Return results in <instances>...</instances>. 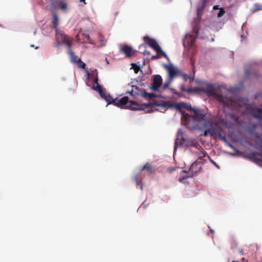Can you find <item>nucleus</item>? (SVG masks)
I'll use <instances>...</instances> for the list:
<instances>
[{
  "instance_id": "1",
  "label": "nucleus",
  "mask_w": 262,
  "mask_h": 262,
  "mask_svg": "<svg viewBox=\"0 0 262 262\" xmlns=\"http://www.w3.org/2000/svg\"><path fill=\"white\" fill-rule=\"evenodd\" d=\"M202 92L206 94L209 97H214L220 102L223 103L224 106L229 109H233L234 107L233 100L232 98H228L216 93V89L215 85L207 83L202 87Z\"/></svg>"
},
{
  "instance_id": "2",
  "label": "nucleus",
  "mask_w": 262,
  "mask_h": 262,
  "mask_svg": "<svg viewBox=\"0 0 262 262\" xmlns=\"http://www.w3.org/2000/svg\"><path fill=\"white\" fill-rule=\"evenodd\" d=\"M203 128L205 129L203 134L204 136L206 137L209 135L213 138L218 137L221 140L225 142L227 141L226 136L222 135V128L213 122L212 119L206 120Z\"/></svg>"
},
{
  "instance_id": "3",
  "label": "nucleus",
  "mask_w": 262,
  "mask_h": 262,
  "mask_svg": "<svg viewBox=\"0 0 262 262\" xmlns=\"http://www.w3.org/2000/svg\"><path fill=\"white\" fill-rule=\"evenodd\" d=\"M256 148L259 151L254 152L250 154V159L254 162H262V136L256 135L255 136Z\"/></svg>"
},
{
  "instance_id": "4",
  "label": "nucleus",
  "mask_w": 262,
  "mask_h": 262,
  "mask_svg": "<svg viewBox=\"0 0 262 262\" xmlns=\"http://www.w3.org/2000/svg\"><path fill=\"white\" fill-rule=\"evenodd\" d=\"M55 37L57 40V47L59 46V42H61L66 45L69 49L71 48L72 40L70 38L63 32L56 30Z\"/></svg>"
},
{
  "instance_id": "5",
  "label": "nucleus",
  "mask_w": 262,
  "mask_h": 262,
  "mask_svg": "<svg viewBox=\"0 0 262 262\" xmlns=\"http://www.w3.org/2000/svg\"><path fill=\"white\" fill-rule=\"evenodd\" d=\"M190 110L192 112L191 117L195 121L202 124L203 127L205 126V121L210 120V119L207 118L206 115L203 114L200 110L192 108L190 106Z\"/></svg>"
},
{
  "instance_id": "6",
  "label": "nucleus",
  "mask_w": 262,
  "mask_h": 262,
  "mask_svg": "<svg viewBox=\"0 0 262 262\" xmlns=\"http://www.w3.org/2000/svg\"><path fill=\"white\" fill-rule=\"evenodd\" d=\"M143 40L158 53L161 54L166 58H168L166 54L161 49L155 39L150 38L148 36H145L143 37Z\"/></svg>"
},
{
  "instance_id": "7",
  "label": "nucleus",
  "mask_w": 262,
  "mask_h": 262,
  "mask_svg": "<svg viewBox=\"0 0 262 262\" xmlns=\"http://www.w3.org/2000/svg\"><path fill=\"white\" fill-rule=\"evenodd\" d=\"M165 67L168 72L169 79L170 80H172L174 77L180 76L181 71L174 68L172 65H165Z\"/></svg>"
},
{
  "instance_id": "8",
  "label": "nucleus",
  "mask_w": 262,
  "mask_h": 262,
  "mask_svg": "<svg viewBox=\"0 0 262 262\" xmlns=\"http://www.w3.org/2000/svg\"><path fill=\"white\" fill-rule=\"evenodd\" d=\"M162 83V78L159 75H155L154 76L152 83L150 89L154 91H159V88Z\"/></svg>"
},
{
  "instance_id": "9",
  "label": "nucleus",
  "mask_w": 262,
  "mask_h": 262,
  "mask_svg": "<svg viewBox=\"0 0 262 262\" xmlns=\"http://www.w3.org/2000/svg\"><path fill=\"white\" fill-rule=\"evenodd\" d=\"M200 28L198 24H196L194 25L193 27V32L194 33V37H193L192 35H188L187 36H186V37H187L188 39H190V45L192 46L193 43L195 42V38L198 37L199 35V32Z\"/></svg>"
},
{
  "instance_id": "10",
  "label": "nucleus",
  "mask_w": 262,
  "mask_h": 262,
  "mask_svg": "<svg viewBox=\"0 0 262 262\" xmlns=\"http://www.w3.org/2000/svg\"><path fill=\"white\" fill-rule=\"evenodd\" d=\"M202 168V164H198L197 162H194L191 165L188 173L192 177L194 174L199 172Z\"/></svg>"
},
{
  "instance_id": "11",
  "label": "nucleus",
  "mask_w": 262,
  "mask_h": 262,
  "mask_svg": "<svg viewBox=\"0 0 262 262\" xmlns=\"http://www.w3.org/2000/svg\"><path fill=\"white\" fill-rule=\"evenodd\" d=\"M155 104L156 106H162L165 108H170L175 106L177 109H180L181 107L182 106V104L181 103H177L174 104L169 102L165 101H163L161 103L156 102Z\"/></svg>"
},
{
  "instance_id": "12",
  "label": "nucleus",
  "mask_w": 262,
  "mask_h": 262,
  "mask_svg": "<svg viewBox=\"0 0 262 262\" xmlns=\"http://www.w3.org/2000/svg\"><path fill=\"white\" fill-rule=\"evenodd\" d=\"M128 97L127 96H124L121 98L119 99H114L113 101V104L117 106H123L128 102Z\"/></svg>"
},
{
  "instance_id": "13",
  "label": "nucleus",
  "mask_w": 262,
  "mask_h": 262,
  "mask_svg": "<svg viewBox=\"0 0 262 262\" xmlns=\"http://www.w3.org/2000/svg\"><path fill=\"white\" fill-rule=\"evenodd\" d=\"M120 51L125 54L126 57H131L133 55V53H134L133 48L127 45L123 46L120 49Z\"/></svg>"
},
{
  "instance_id": "14",
  "label": "nucleus",
  "mask_w": 262,
  "mask_h": 262,
  "mask_svg": "<svg viewBox=\"0 0 262 262\" xmlns=\"http://www.w3.org/2000/svg\"><path fill=\"white\" fill-rule=\"evenodd\" d=\"M186 171L185 170H182L181 172V176L179 178L178 180L182 183L183 184H188V182L187 181V179L192 176L188 173V174H185Z\"/></svg>"
},
{
  "instance_id": "15",
  "label": "nucleus",
  "mask_w": 262,
  "mask_h": 262,
  "mask_svg": "<svg viewBox=\"0 0 262 262\" xmlns=\"http://www.w3.org/2000/svg\"><path fill=\"white\" fill-rule=\"evenodd\" d=\"M251 115L258 119H262V109L259 108H253L251 110Z\"/></svg>"
},
{
  "instance_id": "16",
  "label": "nucleus",
  "mask_w": 262,
  "mask_h": 262,
  "mask_svg": "<svg viewBox=\"0 0 262 262\" xmlns=\"http://www.w3.org/2000/svg\"><path fill=\"white\" fill-rule=\"evenodd\" d=\"M142 170H145L149 173H152L155 171V169L152 167L151 164L146 163L142 168Z\"/></svg>"
},
{
  "instance_id": "17",
  "label": "nucleus",
  "mask_w": 262,
  "mask_h": 262,
  "mask_svg": "<svg viewBox=\"0 0 262 262\" xmlns=\"http://www.w3.org/2000/svg\"><path fill=\"white\" fill-rule=\"evenodd\" d=\"M52 24L53 28L55 30V31H56V30H58L57 27L58 25V17L56 13H53V20Z\"/></svg>"
},
{
  "instance_id": "18",
  "label": "nucleus",
  "mask_w": 262,
  "mask_h": 262,
  "mask_svg": "<svg viewBox=\"0 0 262 262\" xmlns=\"http://www.w3.org/2000/svg\"><path fill=\"white\" fill-rule=\"evenodd\" d=\"M101 94H100L101 97L105 100L107 102L108 104H111L112 103H113L114 99H113L109 94H106L104 91Z\"/></svg>"
},
{
  "instance_id": "19",
  "label": "nucleus",
  "mask_w": 262,
  "mask_h": 262,
  "mask_svg": "<svg viewBox=\"0 0 262 262\" xmlns=\"http://www.w3.org/2000/svg\"><path fill=\"white\" fill-rule=\"evenodd\" d=\"M128 107L132 110H141L140 106L136 102L134 101H130Z\"/></svg>"
},
{
  "instance_id": "20",
  "label": "nucleus",
  "mask_w": 262,
  "mask_h": 262,
  "mask_svg": "<svg viewBox=\"0 0 262 262\" xmlns=\"http://www.w3.org/2000/svg\"><path fill=\"white\" fill-rule=\"evenodd\" d=\"M69 54L71 56L72 62H73L75 63H79V62H81V59L79 58H78L77 56L75 55L74 53L71 50V48L70 49H69Z\"/></svg>"
},
{
  "instance_id": "21",
  "label": "nucleus",
  "mask_w": 262,
  "mask_h": 262,
  "mask_svg": "<svg viewBox=\"0 0 262 262\" xmlns=\"http://www.w3.org/2000/svg\"><path fill=\"white\" fill-rule=\"evenodd\" d=\"M141 95L144 98H148L149 99H152L156 97V95L153 93H148L145 91H143L141 92Z\"/></svg>"
},
{
  "instance_id": "22",
  "label": "nucleus",
  "mask_w": 262,
  "mask_h": 262,
  "mask_svg": "<svg viewBox=\"0 0 262 262\" xmlns=\"http://www.w3.org/2000/svg\"><path fill=\"white\" fill-rule=\"evenodd\" d=\"M202 88L194 87L188 88L187 93L191 94L192 93L202 92Z\"/></svg>"
},
{
  "instance_id": "23",
  "label": "nucleus",
  "mask_w": 262,
  "mask_h": 262,
  "mask_svg": "<svg viewBox=\"0 0 262 262\" xmlns=\"http://www.w3.org/2000/svg\"><path fill=\"white\" fill-rule=\"evenodd\" d=\"M207 152L205 151H204L202 152V155L200 156L198 159L195 161V162H197V163L201 164L202 165V163L204 161V158L207 155Z\"/></svg>"
},
{
  "instance_id": "24",
  "label": "nucleus",
  "mask_w": 262,
  "mask_h": 262,
  "mask_svg": "<svg viewBox=\"0 0 262 262\" xmlns=\"http://www.w3.org/2000/svg\"><path fill=\"white\" fill-rule=\"evenodd\" d=\"M207 152L205 151H204L202 152V155L200 156L198 159L195 161V162H197V163L201 164L202 165V163L204 161V158L207 155Z\"/></svg>"
},
{
  "instance_id": "25",
  "label": "nucleus",
  "mask_w": 262,
  "mask_h": 262,
  "mask_svg": "<svg viewBox=\"0 0 262 262\" xmlns=\"http://www.w3.org/2000/svg\"><path fill=\"white\" fill-rule=\"evenodd\" d=\"M180 77H182L185 81H187L188 79L190 80V82L193 81V78L189 76L187 74L182 73L181 71Z\"/></svg>"
},
{
  "instance_id": "26",
  "label": "nucleus",
  "mask_w": 262,
  "mask_h": 262,
  "mask_svg": "<svg viewBox=\"0 0 262 262\" xmlns=\"http://www.w3.org/2000/svg\"><path fill=\"white\" fill-rule=\"evenodd\" d=\"M58 7L62 10L66 11L67 9V5L63 2H58L57 3Z\"/></svg>"
},
{
  "instance_id": "27",
  "label": "nucleus",
  "mask_w": 262,
  "mask_h": 262,
  "mask_svg": "<svg viewBox=\"0 0 262 262\" xmlns=\"http://www.w3.org/2000/svg\"><path fill=\"white\" fill-rule=\"evenodd\" d=\"M93 89L98 92L100 94H102L101 93L103 92L102 88L99 84H97L96 87L93 86Z\"/></svg>"
},
{
  "instance_id": "28",
  "label": "nucleus",
  "mask_w": 262,
  "mask_h": 262,
  "mask_svg": "<svg viewBox=\"0 0 262 262\" xmlns=\"http://www.w3.org/2000/svg\"><path fill=\"white\" fill-rule=\"evenodd\" d=\"M132 66L133 69L134 70L135 73L136 74L138 73L140 70L139 66L137 65L136 63H132Z\"/></svg>"
},
{
  "instance_id": "29",
  "label": "nucleus",
  "mask_w": 262,
  "mask_h": 262,
  "mask_svg": "<svg viewBox=\"0 0 262 262\" xmlns=\"http://www.w3.org/2000/svg\"><path fill=\"white\" fill-rule=\"evenodd\" d=\"M172 80H170V79H169L168 81H167V82H165L162 85V88L163 89V90H166V89H167L168 87H169V85L170 84V83H171V82L172 81Z\"/></svg>"
},
{
  "instance_id": "30",
  "label": "nucleus",
  "mask_w": 262,
  "mask_h": 262,
  "mask_svg": "<svg viewBox=\"0 0 262 262\" xmlns=\"http://www.w3.org/2000/svg\"><path fill=\"white\" fill-rule=\"evenodd\" d=\"M262 10V5H260L258 4H255L254 5V11H256Z\"/></svg>"
},
{
  "instance_id": "31",
  "label": "nucleus",
  "mask_w": 262,
  "mask_h": 262,
  "mask_svg": "<svg viewBox=\"0 0 262 262\" xmlns=\"http://www.w3.org/2000/svg\"><path fill=\"white\" fill-rule=\"evenodd\" d=\"M179 144H180V145H182V143L181 141H180V143H179V139L177 138L175 140V142H174V150H176V148L179 146Z\"/></svg>"
},
{
  "instance_id": "32",
  "label": "nucleus",
  "mask_w": 262,
  "mask_h": 262,
  "mask_svg": "<svg viewBox=\"0 0 262 262\" xmlns=\"http://www.w3.org/2000/svg\"><path fill=\"white\" fill-rule=\"evenodd\" d=\"M191 145L195 147L197 149L202 148L201 145L197 142H195L192 143Z\"/></svg>"
},
{
  "instance_id": "33",
  "label": "nucleus",
  "mask_w": 262,
  "mask_h": 262,
  "mask_svg": "<svg viewBox=\"0 0 262 262\" xmlns=\"http://www.w3.org/2000/svg\"><path fill=\"white\" fill-rule=\"evenodd\" d=\"M180 90L182 92H186L187 93L188 89H186L184 84H182L180 86Z\"/></svg>"
},
{
  "instance_id": "34",
  "label": "nucleus",
  "mask_w": 262,
  "mask_h": 262,
  "mask_svg": "<svg viewBox=\"0 0 262 262\" xmlns=\"http://www.w3.org/2000/svg\"><path fill=\"white\" fill-rule=\"evenodd\" d=\"M138 86H133V89H132V90L131 91H126V94H131L132 95H133L134 89L137 90V89H138Z\"/></svg>"
},
{
  "instance_id": "35",
  "label": "nucleus",
  "mask_w": 262,
  "mask_h": 262,
  "mask_svg": "<svg viewBox=\"0 0 262 262\" xmlns=\"http://www.w3.org/2000/svg\"><path fill=\"white\" fill-rule=\"evenodd\" d=\"M78 63H79V67L82 68V69H85V67L86 66V64L85 63L83 62L81 60V62H79Z\"/></svg>"
},
{
  "instance_id": "36",
  "label": "nucleus",
  "mask_w": 262,
  "mask_h": 262,
  "mask_svg": "<svg viewBox=\"0 0 262 262\" xmlns=\"http://www.w3.org/2000/svg\"><path fill=\"white\" fill-rule=\"evenodd\" d=\"M225 13V11L223 9H220L218 14H217V16L219 17H221V16H222Z\"/></svg>"
},
{
  "instance_id": "37",
  "label": "nucleus",
  "mask_w": 262,
  "mask_h": 262,
  "mask_svg": "<svg viewBox=\"0 0 262 262\" xmlns=\"http://www.w3.org/2000/svg\"><path fill=\"white\" fill-rule=\"evenodd\" d=\"M175 170V168H168L167 169V171L168 172H169V173H171L172 171H173L174 170Z\"/></svg>"
},
{
  "instance_id": "38",
  "label": "nucleus",
  "mask_w": 262,
  "mask_h": 262,
  "mask_svg": "<svg viewBox=\"0 0 262 262\" xmlns=\"http://www.w3.org/2000/svg\"><path fill=\"white\" fill-rule=\"evenodd\" d=\"M94 82L95 83H96L97 84H99L98 83V79L97 77H96L94 78Z\"/></svg>"
},
{
  "instance_id": "39",
  "label": "nucleus",
  "mask_w": 262,
  "mask_h": 262,
  "mask_svg": "<svg viewBox=\"0 0 262 262\" xmlns=\"http://www.w3.org/2000/svg\"><path fill=\"white\" fill-rule=\"evenodd\" d=\"M100 41L102 45H104L105 43V41H104L103 39H100Z\"/></svg>"
},
{
  "instance_id": "40",
  "label": "nucleus",
  "mask_w": 262,
  "mask_h": 262,
  "mask_svg": "<svg viewBox=\"0 0 262 262\" xmlns=\"http://www.w3.org/2000/svg\"><path fill=\"white\" fill-rule=\"evenodd\" d=\"M175 91H175L174 90H173V94H176V95H178V96H179V95H180L179 93H177V92H176Z\"/></svg>"
},
{
  "instance_id": "41",
  "label": "nucleus",
  "mask_w": 262,
  "mask_h": 262,
  "mask_svg": "<svg viewBox=\"0 0 262 262\" xmlns=\"http://www.w3.org/2000/svg\"><path fill=\"white\" fill-rule=\"evenodd\" d=\"M228 145H229V147H230L231 148H234L233 146L231 144L229 143V144H228Z\"/></svg>"
},
{
  "instance_id": "42",
  "label": "nucleus",
  "mask_w": 262,
  "mask_h": 262,
  "mask_svg": "<svg viewBox=\"0 0 262 262\" xmlns=\"http://www.w3.org/2000/svg\"><path fill=\"white\" fill-rule=\"evenodd\" d=\"M242 262H247V261L246 260L245 258H243L242 259Z\"/></svg>"
},
{
  "instance_id": "43",
  "label": "nucleus",
  "mask_w": 262,
  "mask_h": 262,
  "mask_svg": "<svg viewBox=\"0 0 262 262\" xmlns=\"http://www.w3.org/2000/svg\"><path fill=\"white\" fill-rule=\"evenodd\" d=\"M85 1V0H80V2H84V4H86V3Z\"/></svg>"
},
{
  "instance_id": "44",
  "label": "nucleus",
  "mask_w": 262,
  "mask_h": 262,
  "mask_svg": "<svg viewBox=\"0 0 262 262\" xmlns=\"http://www.w3.org/2000/svg\"><path fill=\"white\" fill-rule=\"evenodd\" d=\"M182 140L183 141H184L185 139H184L183 137H182Z\"/></svg>"
},
{
  "instance_id": "45",
  "label": "nucleus",
  "mask_w": 262,
  "mask_h": 262,
  "mask_svg": "<svg viewBox=\"0 0 262 262\" xmlns=\"http://www.w3.org/2000/svg\"><path fill=\"white\" fill-rule=\"evenodd\" d=\"M246 74H247V75H248V71H246Z\"/></svg>"
},
{
  "instance_id": "46",
  "label": "nucleus",
  "mask_w": 262,
  "mask_h": 262,
  "mask_svg": "<svg viewBox=\"0 0 262 262\" xmlns=\"http://www.w3.org/2000/svg\"><path fill=\"white\" fill-rule=\"evenodd\" d=\"M232 262H235V261H233Z\"/></svg>"
}]
</instances>
